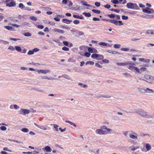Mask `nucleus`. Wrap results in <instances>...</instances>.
I'll return each instance as SVG.
<instances>
[{
	"label": "nucleus",
	"instance_id": "obj_1",
	"mask_svg": "<svg viewBox=\"0 0 154 154\" xmlns=\"http://www.w3.org/2000/svg\"><path fill=\"white\" fill-rule=\"evenodd\" d=\"M102 20L104 21H109L112 23L114 24L116 26H121L123 24V23L121 21H118L115 20H109L105 19H102Z\"/></svg>",
	"mask_w": 154,
	"mask_h": 154
},
{
	"label": "nucleus",
	"instance_id": "obj_2",
	"mask_svg": "<svg viewBox=\"0 0 154 154\" xmlns=\"http://www.w3.org/2000/svg\"><path fill=\"white\" fill-rule=\"evenodd\" d=\"M5 3L6 6L9 7H15L16 5V2L14 0H6Z\"/></svg>",
	"mask_w": 154,
	"mask_h": 154
},
{
	"label": "nucleus",
	"instance_id": "obj_3",
	"mask_svg": "<svg viewBox=\"0 0 154 154\" xmlns=\"http://www.w3.org/2000/svg\"><path fill=\"white\" fill-rule=\"evenodd\" d=\"M126 6L128 9L134 10H138L139 9L138 6L136 3L129 2L127 4Z\"/></svg>",
	"mask_w": 154,
	"mask_h": 154
},
{
	"label": "nucleus",
	"instance_id": "obj_4",
	"mask_svg": "<svg viewBox=\"0 0 154 154\" xmlns=\"http://www.w3.org/2000/svg\"><path fill=\"white\" fill-rule=\"evenodd\" d=\"M137 113L141 116L145 118H149L150 117L147 114V112H145L143 110L141 109H139L137 111Z\"/></svg>",
	"mask_w": 154,
	"mask_h": 154
},
{
	"label": "nucleus",
	"instance_id": "obj_5",
	"mask_svg": "<svg viewBox=\"0 0 154 154\" xmlns=\"http://www.w3.org/2000/svg\"><path fill=\"white\" fill-rule=\"evenodd\" d=\"M143 11L145 13L147 14H151L154 13V10L152 9L146 7L145 9L143 10Z\"/></svg>",
	"mask_w": 154,
	"mask_h": 154
},
{
	"label": "nucleus",
	"instance_id": "obj_6",
	"mask_svg": "<svg viewBox=\"0 0 154 154\" xmlns=\"http://www.w3.org/2000/svg\"><path fill=\"white\" fill-rule=\"evenodd\" d=\"M19 112L20 114L25 115L29 113L30 112V111L29 109H21Z\"/></svg>",
	"mask_w": 154,
	"mask_h": 154
},
{
	"label": "nucleus",
	"instance_id": "obj_7",
	"mask_svg": "<svg viewBox=\"0 0 154 154\" xmlns=\"http://www.w3.org/2000/svg\"><path fill=\"white\" fill-rule=\"evenodd\" d=\"M144 78L149 81H153L154 79L153 76L147 74L145 75L144 76Z\"/></svg>",
	"mask_w": 154,
	"mask_h": 154
},
{
	"label": "nucleus",
	"instance_id": "obj_8",
	"mask_svg": "<svg viewBox=\"0 0 154 154\" xmlns=\"http://www.w3.org/2000/svg\"><path fill=\"white\" fill-rule=\"evenodd\" d=\"M106 132L105 131H103L101 128L99 129H97L95 132L96 134H99L100 135H103L105 134V133Z\"/></svg>",
	"mask_w": 154,
	"mask_h": 154
},
{
	"label": "nucleus",
	"instance_id": "obj_9",
	"mask_svg": "<svg viewBox=\"0 0 154 154\" xmlns=\"http://www.w3.org/2000/svg\"><path fill=\"white\" fill-rule=\"evenodd\" d=\"M53 31L55 32H57L61 34L64 33L65 32L64 30L57 28L54 29Z\"/></svg>",
	"mask_w": 154,
	"mask_h": 154
},
{
	"label": "nucleus",
	"instance_id": "obj_10",
	"mask_svg": "<svg viewBox=\"0 0 154 154\" xmlns=\"http://www.w3.org/2000/svg\"><path fill=\"white\" fill-rule=\"evenodd\" d=\"M43 149L44 150H45L46 151L48 152H51L52 150V149L50 147L48 146H47L45 147H44L43 148Z\"/></svg>",
	"mask_w": 154,
	"mask_h": 154
},
{
	"label": "nucleus",
	"instance_id": "obj_11",
	"mask_svg": "<svg viewBox=\"0 0 154 154\" xmlns=\"http://www.w3.org/2000/svg\"><path fill=\"white\" fill-rule=\"evenodd\" d=\"M62 21L64 23L69 24H70L71 22H72V21L66 19H63L62 20Z\"/></svg>",
	"mask_w": 154,
	"mask_h": 154
},
{
	"label": "nucleus",
	"instance_id": "obj_12",
	"mask_svg": "<svg viewBox=\"0 0 154 154\" xmlns=\"http://www.w3.org/2000/svg\"><path fill=\"white\" fill-rule=\"evenodd\" d=\"M127 63H130V64L128 65H129V67L128 68L129 69L132 70L134 68V66L133 65H134V63H131L129 62H127Z\"/></svg>",
	"mask_w": 154,
	"mask_h": 154
},
{
	"label": "nucleus",
	"instance_id": "obj_13",
	"mask_svg": "<svg viewBox=\"0 0 154 154\" xmlns=\"http://www.w3.org/2000/svg\"><path fill=\"white\" fill-rule=\"evenodd\" d=\"M130 63H117L116 64L118 66H126L130 64Z\"/></svg>",
	"mask_w": 154,
	"mask_h": 154
},
{
	"label": "nucleus",
	"instance_id": "obj_14",
	"mask_svg": "<svg viewBox=\"0 0 154 154\" xmlns=\"http://www.w3.org/2000/svg\"><path fill=\"white\" fill-rule=\"evenodd\" d=\"M38 73H44V74H46L47 73H48L49 72V70H44L42 69H41L39 71H38Z\"/></svg>",
	"mask_w": 154,
	"mask_h": 154
},
{
	"label": "nucleus",
	"instance_id": "obj_15",
	"mask_svg": "<svg viewBox=\"0 0 154 154\" xmlns=\"http://www.w3.org/2000/svg\"><path fill=\"white\" fill-rule=\"evenodd\" d=\"M133 133L134 134H135L136 135H134L133 134H130V137L133 139H137V134L135 133Z\"/></svg>",
	"mask_w": 154,
	"mask_h": 154
},
{
	"label": "nucleus",
	"instance_id": "obj_16",
	"mask_svg": "<svg viewBox=\"0 0 154 154\" xmlns=\"http://www.w3.org/2000/svg\"><path fill=\"white\" fill-rule=\"evenodd\" d=\"M138 89L139 91L142 93H146V89L142 88H138Z\"/></svg>",
	"mask_w": 154,
	"mask_h": 154
},
{
	"label": "nucleus",
	"instance_id": "obj_17",
	"mask_svg": "<svg viewBox=\"0 0 154 154\" xmlns=\"http://www.w3.org/2000/svg\"><path fill=\"white\" fill-rule=\"evenodd\" d=\"M62 15H57V17H54V19L57 21H60V19L59 18L62 17Z\"/></svg>",
	"mask_w": 154,
	"mask_h": 154
},
{
	"label": "nucleus",
	"instance_id": "obj_18",
	"mask_svg": "<svg viewBox=\"0 0 154 154\" xmlns=\"http://www.w3.org/2000/svg\"><path fill=\"white\" fill-rule=\"evenodd\" d=\"M4 28L6 29L9 30H13L14 28L12 27L8 26H4Z\"/></svg>",
	"mask_w": 154,
	"mask_h": 154
},
{
	"label": "nucleus",
	"instance_id": "obj_19",
	"mask_svg": "<svg viewBox=\"0 0 154 154\" xmlns=\"http://www.w3.org/2000/svg\"><path fill=\"white\" fill-rule=\"evenodd\" d=\"M81 2L82 4V5H83L87 7H91L92 6L88 4L87 3V2H84L82 1Z\"/></svg>",
	"mask_w": 154,
	"mask_h": 154
},
{
	"label": "nucleus",
	"instance_id": "obj_20",
	"mask_svg": "<svg viewBox=\"0 0 154 154\" xmlns=\"http://www.w3.org/2000/svg\"><path fill=\"white\" fill-rule=\"evenodd\" d=\"M98 56V54H93L91 55V57L94 59H96L97 60V57Z\"/></svg>",
	"mask_w": 154,
	"mask_h": 154
},
{
	"label": "nucleus",
	"instance_id": "obj_21",
	"mask_svg": "<svg viewBox=\"0 0 154 154\" xmlns=\"http://www.w3.org/2000/svg\"><path fill=\"white\" fill-rule=\"evenodd\" d=\"M146 147L147 151H149L150 150L151 148L150 145L149 143L146 144Z\"/></svg>",
	"mask_w": 154,
	"mask_h": 154
},
{
	"label": "nucleus",
	"instance_id": "obj_22",
	"mask_svg": "<svg viewBox=\"0 0 154 154\" xmlns=\"http://www.w3.org/2000/svg\"><path fill=\"white\" fill-rule=\"evenodd\" d=\"M19 7L20 8L21 10H23L25 8V6L22 3H20L18 5Z\"/></svg>",
	"mask_w": 154,
	"mask_h": 154
},
{
	"label": "nucleus",
	"instance_id": "obj_23",
	"mask_svg": "<svg viewBox=\"0 0 154 154\" xmlns=\"http://www.w3.org/2000/svg\"><path fill=\"white\" fill-rule=\"evenodd\" d=\"M92 11L94 13L97 14H100V10L95 9H92Z\"/></svg>",
	"mask_w": 154,
	"mask_h": 154
},
{
	"label": "nucleus",
	"instance_id": "obj_24",
	"mask_svg": "<svg viewBox=\"0 0 154 154\" xmlns=\"http://www.w3.org/2000/svg\"><path fill=\"white\" fill-rule=\"evenodd\" d=\"M15 49L18 52H20L22 50L21 48L19 46H15Z\"/></svg>",
	"mask_w": 154,
	"mask_h": 154
},
{
	"label": "nucleus",
	"instance_id": "obj_25",
	"mask_svg": "<svg viewBox=\"0 0 154 154\" xmlns=\"http://www.w3.org/2000/svg\"><path fill=\"white\" fill-rule=\"evenodd\" d=\"M83 14H84L86 17H90L91 16V15L89 13H86L84 12L82 13Z\"/></svg>",
	"mask_w": 154,
	"mask_h": 154
},
{
	"label": "nucleus",
	"instance_id": "obj_26",
	"mask_svg": "<svg viewBox=\"0 0 154 154\" xmlns=\"http://www.w3.org/2000/svg\"><path fill=\"white\" fill-rule=\"evenodd\" d=\"M65 122H66L69 123V124H70L72 125H73L75 127L76 126V125L75 124L73 123L72 122H71L70 121L66 120Z\"/></svg>",
	"mask_w": 154,
	"mask_h": 154
},
{
	"label": "nucleus",
	"instance_id": "obj_27",
	"mask_svg": "<svg viewBox=\"0 0 154 154\" xmlns=\"http://www.w3.org/2000/svg\"><path fill=\"white\" fill-rule=\"evenodd\" d=\"M98 57H97V60H100L102 59H103L104 57L103 56L98 54Z\"/></svg>",
	"mask_w": 154,
	"mask_h": 154
},
{
	"label": "nucleus",
	"instance_id": "obj_28",
	"mask_svg": "<svg viewBox=\"0 0 154 154\" xmlns=\"http://www.w3.org/2000/svg\"><path fill=\"white\" fill-rule=\"evenodd\" d=\"M23 35L26 36H30L32 35V34L29 32L24 33Z\"/></svg>",
	"mask_w": 154,
	"mask_h": 154
},
{
	"label": "nucleus",
	"instance_id": "obj_29",
	"mask_svg": "<svg viewBox=\"0 0 154 154\" xmlns=\"http://www.w3.org/2000/svg\"><path fill=\"white\" fill-rule=\"evenodd\" d=\"M107 16L111 18H114L116 17L115 15L113 14H108Z\"/></svg>",
	"mask_w": 154,
	"mask_h": 154
},
{
	"label": "nucleus",
	"instance_id": "obj_30",
	"mask_svg": "<svg viewBox=\"0 0 154 154\" xmlns=\"http://www.w3.org/2000/svg\"><path fill=\"white\" fill-rule=\"evenodd\" d=\"M86 65L90 64L91 65H93L94 64V63L93 62L91 61H88L85 63Z\"/></svg>",
	"mask_w": 154,
	"mask_h": 154
},
{
	"label": "nucleus",
	"instance_id": "obj_31",
	"mask_svg": "<svg viewBox=\"0 0 154 154\" xmlns=\"http://www.w3.org/2000/svg\"><path fill=\"white\" fill-rule=\"evenodd\" d=\"M98 44L100 45H102L103 46H107V44L106 43L104 42H100Z\"/></svg>",
	"mask_w": 154,
	"mask_h": 154
},
{
	"label": "nucleus",
	"instance_id": "obj_32",
	"mask_svg": "<svg viewBox=\"0 0 154 154\" xmlns=\"http://www.w3.org/2000/svg\"><path fill=\"white\" fill-rule=\"evenodd\" d=\"M146 92H148V93H151V92H152V93L153 92V90H152L150 89L149 88H146Z\"/></svg>",
	"mask_w": 154,
	"mask_h": 154
},
{
	"label": "nucleus",
	"instance_id": "obj_33",
	"mask_svg": "<svg viewBox=\"0 0 154 154\" xmlns=\"http://www.w3.org/2000/svg\"><path fill=\"white\" fill-rule=\"evenodd\" d=\"M110 10L111 11H114L117 13H119L120 12V10L119 9L117 10L116 9H115L114 8H111L110 9Z\"/></svg>",
	"mask_w": 154,
	"mask_h": 154
},
{
	"label": "nucleus",
	"instance_id": "obj_34",
	"mask_svg": "<svg viewBox=\"0 0 154 154\" xmlns=\"http://www.w3.org/2000/svg\"><path fill=\"white\" fill-rule=\"evenodd\" d=\"M111 2L114 4H117L119 3L118 0H112Z\"/></svg>",
	"mask_w": 154,
	"mask_h": 154
},
{
	"label": "nucleus",
	"instance_id": "obj_35",
	"mask_svg": "<svg viewBox=\"0 0 154 154\" xmlns=\"http://www.w3.org/2000/svg\"><path fill=\"white\" fill-rule=\"evenodd\" d=\"M23 132L26 133L29 131L28 129L27 128H23L21 130Z\"/></svg>",
	"mask_w": 154,
	"mask_h": 154
},
{
	"label": "nucleus",
	"instance_id": "obj_36",
	"mask_svg": "<svg viewBox=\"0 0 154 154\" xmlns=\"http://www.w3.org/2000/svg\"><path fill=\"white\" fill-rule=\"evenodd\" d=\"M120 45L119 44H115L114 45L113 47L115 48H119L120 47Z\"/></svg>",
	"mask_w": 154,
	"mask_h": 154
},
{
	"label": "nucleus",
	"instance_id": "obj_37",
	"mask_svg": "<svg viewBox=\"0 0 154 154\" xmlns=\"http://www.w3.org/2000/svg\"><path fill=\"white\" fill-rule=\"evenodd\" d=\"M146 33L148 34H154V33H153L152 31L150 30H147L146 32Z\"/></svg>",
	"mask_w": 154,
	"mask_h": 154
},
{
	"label": "nucleus",
	"instance_id": "obj_38",
	"mask_svg": "<svg viewBox=\"0 0 154 154\" xmlns=\"http://www.w3.org/2000/svg\"><path fill=\"white\" fill-rule=\"evenodd\" d=\"M90 55L91 54L89 52H85V56L87 57H89Z\"/></svg>",
	"mask_w": 154,
	"mask_h": 154
},
{
	"label": "nucleus",
	"instance_id": "obj_39",
	"mask_svg": "<svg viewBox=\"0 0 154 154\" xmlns=\"http://www.w3.org/2000/svg\"><path fill=\"white\" fill-rule=\"evenodd\" d=\"M15 48H14L13 46H10L8 47V49L10 50L11 51H14L15 50Z\"/></svg>",
	"mask_w": 154,
	"mask_h": 154
},
{
	"label": "nucleus",
	"instance_id": "obj_40",
	"mask_svg": "<svg viewBox=\"0 0 154 154\" xmlns=\"http://www.w3.org/2000/svg\"><path fill=\"white\" fill-rule=\"evenodd\" d=\"M0 128L2 131H5L7 129V128L4 126H1Z\"/></svg>",
	"mask_w": 154,
	"mask_h": 154
},
{
	"label": "nucleus",
	"instance_id": "obj_41",
	"mask_svg": "<svg viewBox=\"0 0 154 154\" xmlns=\"http://www.w3.org/2000/svg\"><path fill=\"white\" fill-rule=\"evenodd\" d=\"M122 19L123 20H127L128 19V17L125 15H122Z\"/></svg>",
	"mask_w": 154,
	"mask_h": 154
},
{
	"label": "nucleus",
	"instance_id": "obj_42",
	"mask_svg": "<svg viewBox=\"0 0 154 154\" xmlns=\"http://www.w3.org/2000/svg\"><path fill=\"white\" fill-rule=\"evenodd\" d=\"M30 19H31L33 20H34V21H36L37 20V18L36 17H34V16H31L30 17Z\"/></svg>",
	"mask_w": 154,
	"mask_h": 154
},
{
	"label": "nucleus",
	"instance_id": "obj_43",
	"mask_svg": "<svg viewBox=\"0 0 154 154\" xmlns=\"http://www.w3.org/2000/svg\"><path fill=\"white\" fill-rule=\"evenodd\" d=\"M62 49L64 51H68L69 50V49L68 48L65 46L63 47Z\"/></svg>",
	"mask_w": 154,
	"mask_h": 154
},
{
	"label": "nucleus",
	"instance_id": "obj_44",
	"mask_svg": "<svg viewBox=\"0 0 154 154\" xmlns=\"http://www.w3.org/2000/svg\"><path fill=\"white\" fill-rule=\"evenodd\" d=\"M36 27L41 29H43L44 27L43 25H39L37 26Z\"/></svg>",
	"mask_w": 154,
	"mask_h": 154
},
{
	"label": "nucleus",
	"instance_id": "obj_45",
	"mask_svg": "<svg viewBox=\"0 0 154 154\" xmlns=\"http://www.w3.org/2000/svg\"><path fill=\"white\" fill-rule=\"evenodd\" d=\"M73 22L75 24H78L79 23V21L78 20H75L73 21Z\"/></svg>",
	"mask_w": 154,
	"mask_h": 154
},
{
	"label": "nucleus",
	"instance_id": "obj_46",
	"mask_svg": "<svg viewBox=\"0 0 154 154\" xmlns=\"http://www.w3.org/2000/svg\"><path fill=\"white\" fill-rule=\"evenodd\" d=\"M95 5L97 7H100V3L98 2H96L95 3Z\"/></svg>",
	"mask_w": 154,
	"mask_h": 154
},
{
	"label": "nucleus",
	"instance_id": "obj_47",
	"mask_svg": "<svg viewBox=\"0 0 154 154\" xmlns=\"http://www.w3.org/2000/svg\"><path fill=\"white\" fill-rule=\"evenodd\" d=\"M112 54H117L118 55H119L120 54V53L118 52H117L116 51H112Z\"/></svg>",
	"mask_w": 154,
	"mask_h": 154
},
{
	"label": "nucleus",
	"instance_id": "obj_48",
	"mask_svg": "<svg viewBox=\"0 0 154 154\" xmlns=\"http://www.w3.org/2000/svg\"><path fill=\"white\" fill-rule=\"evenodd\" d=\"M54 128L56 129V131H58V126L56 124L54 125Z\"/></svg>",
	"mask_w": 154,
	"mask_h": 154
},
{
	"label": "nucleus",
	"instance_id": "obj_49",
	"mask_svg": "<svg viewBox=\"0 0 154 154\" xmlns=\"http://www.w3.org/2000/svg\"><path fill=\"white\" fill-rule=\"evenodd\" d=\"M34 54V51H32V50H29L27 54H28V55H31V54Z\"/></svg>",
	"mask_w": 154,
	"mask_h": 154
},
{
	"label": "nucleus",
	"instance_id": "obj_50",
	"mask_svg": "<svg viewBox=\"0 0 154 154\" xmlns=\"http://www.w3.org/2000/svg\"><path fill=\"white\" fill-rule=\"evenodd\" d=\"M10 24L12 26L16 27L17 28H18L20 26L19 25L16 24Z\"/></svg>",
	"mask_w": 154,
	"mask_h": 154
},
{
	"label": "nucleus",
	"instance_id": "obj_51",
	"mask_svg": "<svg viewBox=\"0 0 154 154\" xmlns=\"http://www.w3.org/2000/svg\"><path fill=\"white\" fill-rule=\"evenodd\" d=\"M104 7L105 8H106L109 9L111 7V6L110 5H109V4H106V5H105Z\"/></svg>",
	"mask_w": 154,
	"mask_h": 154
},
{
	"label": "nucleus",
	"instance_id": "obj_52",
	"mask_svg": "<svg viewBox=\"0 0 154 154\" xmlns=\"http://www.w3.org/2000/svg\"><path fill=\"white\" fill-rule=\"evenodd\" d=\"M121 50L122 51H129V49L128 48H122L121 49Z\"/></svg>",
	"mask_w": 154,
	"mask_h": 154
},
{
	"label": "nucleus",
	"instance_id": "obj_53",
	"mask_svg": "<svg viewBox=\"0 0 154 154\" xmlns=\"http://www.w3.org/2000/svg\"><path fill=\"white\" fill-rule=\"evenodd\" d=\"M88 51L90 53H92L93 52V49L90 47H89L88 48Z\"/></svg>",
	"mask_w": 154,
	"mask_h": 154
},
{
	"label": "nucleus",
	"instance_id": "obj_54",
	"mask_svg": "<svg viewBox=\"0 0 154 154\" xmlns=\"http://www.w3.org/2000/svg\"><path fill=\"white\" fill-rule=\"evenodd\" d=\"M63 43L64 44V45L66 46H67L68 45V42L66 41H64L63 42Z\"/></svg>",
	"mask_w": 154,
	"mask_h": 154
},
{
	"label": "nucleus",
	"instance_id": "obj_55",
	"mask_svg": "<svg viewBox=\"0 0 154 154\" xmlns=\"http://www.w3.org/2000/svg\"><path fill=\"white\" fill-rule=\"evenodd\" d=\"M3 149L5 151H7L9 152H11V150L8 149V148L7 147H4Z\"/></svg>",
	"mask_w": 154,
	"mask_h": 154
},
{
	"label": "nucleus",
	"instance_id": "obj_56",
	"mask_svg": "<svg viewBox=\"0 0 154 154\" xmlns=\"http://www.w3.org/2000/svg\"><path fill=\"white\" fill-rule=\"evenodd\" d=\"M95 65L97 67L99 68H102V66H101L98 63H96Z\"/></svg>",
	"mask_w": 154,
	"mask_h": 154
},
{
	"label": "nucleus",
	"instance_id": "obj_57",
	"mask_svg": "<svg viewBox=\"0 0 154 154\" xmlns=\"http://www.w3.org/2000/svg\"><path fill=\"white\" fill-rule=\"evenodd\" d=\"M23 153L27 154H33L32 152H23Z\"/></svg>",
	"mask_w": 154,
	"mask_h": 154
},
{
	"label": "nucleus",
	"instance_id": "obj_58",
	"mask_svg": "<svg viewBox=\"0 0 154 154\" xmlns=\"http://www.w3.org/2000/svg\"><path fill=\"white\" fill-rule=\"evenodd\" d=\"M79 85H81V87L83 88H86L87 87V86L86 85H83L81 83H80Z\"/></svg>",
	"mask_w": 154,
	"mask_h": 154
},
{
	"label": "nucleus",
	"instance_id": "obj_59",
	"mask_svg": "<svg viewBox=\"0 0 154 154\" xmlns=\"http://www.w3.org/2000/svg\"><path fill=\"white\" fill-rule=\"evenodd\" d=\"M100 128L102 129H104L106 130L107 129V128L106 126H105V125H103V126H101V127Z\"/></svg>",
	"mask_w": 154,
	"mask_h": 154
},
{
	"label": "nucleus",
	"instance_id": "obj_60",
	"mask_svg": "<svg viewBox=\"0 0 154 154\" xmlns=\"http://www.w3.org/2000/svg\"><path fill=\"white\" fill-rule=\"evenodd\" d=\"M39 51V49L38 48H35L34 49H33V51H34V52H37L38 51Z\"/></svg>",
	"mask_w": 154,
	"mask_h": 154
},
{
	"label": "nucleus",
	"instance_id": "obj_61",
	"mask_svg": "<svg viewBox=\"0 0 154 154\" xmlns=\"http://www.w3.org/2000/svg\"><path fill=\"white\" fill-rule=\"evenodd\" d=\"M93 20L94 21H99L100 20V19L97 17H94Z\"/></svg>",
	"mask_w": 154,
	"mask_h": 154
},
{
	"label": "nucleus",
	"instance_id": "obj_62",
	"mask_svg": "<svg viewBox=\"0 0 154 154\" xmlns=\"http://www.w3.org/2000/svg\"><path fill=\"white\" fill-rule=\"evenodd\" d=\"M44 31L45 32H49V29L48 28L46 27V28H45L44 30Z\"/></svg>",
	"mask_w": 154,
	"mask_h": 154
},
{
	"label": "nucleus",
	"instance_id": "obj_63",
	"mask_svg": "<svg viewBox=\"0 0 154 154\" xmlns=\"http://www.w3.org/2000/svg\"><path fill=\"white\" fill-rule=\"evenodd\" d=\"M73 16L74 18L79 19V15L74 14L73 15Z\"/></svg>",
	"mask_w": 154,
	"mask_h": 154
},
{
	"label": "nucleus",
	"instance_id": "obj_64",
	"mask_svg": "<svg viewBox=\"0 0 154 154\" xmlns=\"http://www.w3.org/2000/svg\"><path fill=\"white\" fill-rule=\"evenodd\" d=\"M103 61L104 62H105L106 63H108L109 62V60L107 59H105L103 60Z\"/></svg>",
	"mask_w": 154,
	"mask_h": 154
}]
</instances>
